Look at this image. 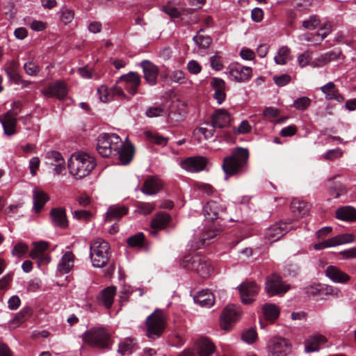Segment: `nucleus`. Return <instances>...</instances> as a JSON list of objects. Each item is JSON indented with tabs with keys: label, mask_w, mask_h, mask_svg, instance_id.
<instances>
[{
	"label": "nucleus",
	"mask_w": 356,
	"mask_h": 356,
	"mask_svg": "<svg viewBox=\"0 0 356 356\" xmlns=\"http://www.w3.org/2000/svg\"><path fill=\"white\" fill-rule=\"evenodd\" d=\"M289 289L282 277L277 274H272L266 277L265 290L268 296H274L285 293Z\"/></svg>",
	"instance_id": "9d476101"
},
{
	"label": "nucleus",
	"mask_w": 356,
	"mask_h": 356,
	"mask_svg": "<svg viewBox=\"0 0 356 356\" xmlns=\"http://www.w3.org/2000/svg\"><path fill=\"white\" fill-rule=\"evenodd\" d=\"M41 92L46 97H56L58 99H63L67 95V89L65 83L56 81L49 84L41 90Z\"/></svg>",
	"instance_id": "dca6fc26"
},
{
	"label": "nucleus",
	"mask_w": 356,
	"mask_h": 356,
	"mask_svg": "<svg viewBox=\"0 0 356 356\" xmlns=\"http://www.w3.org/2000/svg\"><path fill=\"white\" fill-rule=\"evenodd\" d=\"M222 211V207L218 202L209 201L203 208V214L205 218L213 221L219 218V214Z\"/></svg>",
	"instance_id": "393cba45"
},
{
	"label": "nucleus",
	"mask_w": 356,
	"mask_h": 356,
	"mask_svg": "<svg viewBox=\"0 0 356 356\" xmlns=\"http://www.w3.org/2000/svg\"><path fill=\"white\" fill-rule=\"evenodd\" d=\"M309 205L300 200L293 199L291 203V209L295 216L301 217L309 211Z\"/></svg>",
	"instance_id": "4c0bfd02"
},
{
	"label": "nucleus",
	"mask_w": 356,
	"mask_h": 356,
	"mask_svg": "<svg viewBox=\"0 0 356 356\" xmlns=\"http://www.w3.org/2000/svg\"><path fill=\"white\" fill-rule=\"evenodd\" d=\"M195 346L200 356H210L215 350L213 343L205 337L198 339L195 343Z\"/></svg>",
	"instance_id": "b1692460"
},
{
	"label": "nucleus",
	"mask_w": 356,
	"mask_h": 356,
	"mask_svg": "<svg viewBox=\"0 0 356 356\" xmlns=\"http://www.w3.org/2000/svg\"><path fill=\"white\" fill-rule=\"evenodd\" d=\"M164 113V106L162 105L153 106L149 107L145 114L148 118H155L163 115Z\"/></svg>",
	"instance_id": "3c124183"
},
{
	"label": "nucleus",
	"mask_w": 356,
	"mask_h": 356,
	"mask_svg": "<svg viewBox=\"0 0 356 356\" xmlns=\"http://www.w3.org/2000/svg\"><path fill=\"white\" fill-rule=\"evenodd\" d=\"M74 254L72 252H66L62 257L58 270L61 273H67L74 266Z\"/></svg>",
	"instance_id": "58836bf2"
},
{
	"label": "nucleus",
	"mask_w": 356,
	"mask_h": 356,
	"mask_svg": "<svg viewBox=\"0 0 356 356\" xmlns=\"http://www.w3.org/2000/svg\"><path fill=\"white\" fill-rule=\"evenodd\" d=\"M207 163L203 156L190 157L182 162V168L189 172H195L202 170Z\"/></svg>",
	"instance_id": "4be33fe9"
},
{
	"label": "nucleus",
	"mask_w": 356,
	"mask_h": 356,
	"mask_svg": "<svg viewBox=\"0 0 356 356\" xmlns=\"http://www.w3.org/2000/svg\"><path fill=\"white\" fill-rule=\"evenodd\" d=\"M241 309L239 307L231 305L227 306L222 314L220 326L222 329L228 330L240 318Z\"/></svg>",
	"instance_id": "ddd939ff"
},
{
	"label": "nucleus",
	"mask_w": 356,
	"mask_h": 356,
	"mask_svg": "<svg viewBox=\"0 0 356 356\" xmlns=\"http://www.w3.org/2000/svg\"><path fill=\"white\" fill-rule=\"evenodd\" d=\"M31 314V309L29 307L22 309L15 316V321L21 323L26 321Z\"/></svg>",
	"instance_id": "052dcab7"
},
{
	"label": "nucleus",
	"mask_w": 356,
	"mask_h": 356,
	"mask_svg": "<svg viewBox=\"0 0 356 356\" xmlns=\"http://www.w3.org/2000/svg\"><path fill=\"white\" fill-rule=\"evenodd\" d=\"M341 54L340 49H334L320 56L313 63L314 67H322L331 61L337 60Z\"/></svg>",
	"instance_id": "bb28decb"
},
{
	"label": "nucleus",
	"mask_w": 356,
	"mask_h": 356,
	"mask_svg": "<svg viewBox=\"0 0 356 356\" xmlns=\"http://www.w3.org/2000/svg\"><path fill=\"white\" fill-rule=\"evenodd\" d=\"M230 122V115L228 112L224 109L217 110L211 115V126L213 129H223L229 125Z\"/></svg>",
	"instance_id": "5701e85b"
},
{
	"label": "nucleus",
	"mask_w": 356,
	"mask_h": 356,
	"mask_svg": "<svg viewBox=\"0 0 356 356\" xmlns=\"http://www.w3.org/2000/svg\"><path fill=\"white\" fill-rule=\"evenodd\" d=\"M72 214L76 220L83 222L89 221L92 217V213L87 210H74Z\"/></svg>",
	"instance_id": "de8ad7c7"
},
{
	"label": "nucleus",
	"mask_w": 356,
	"mask_h": 356,
	"mask_svg": "<svg viewBox=\"0 0 356 356\" xmlns=\"http://www.w3.org/2000/svg\"><path fill=\"white\" fill-rule=\"evenodd\" d=\"M146 137L149 139L152 142L157 144L159 145H165L168 143V138H165L162 136H160L157 134H152L150 131H147L145 133Z\"/></svg>",
	"instance_id": "8fccbe9b"
},
{
	"label": "nucleus",
	"mask_w": 356,
	"mask_h": 356,
	"mask_svg": "<svg viewBox=\"0 0 356 356\" xmlns=\"http://www.w3.org/2000/svg\"><path fill=\"white\" fill-rule=\"evenodd\" d=\"M302 26L305 29L314 30L320 27L321 26V22L317 15H312L307 19H305L302 22Z\"/></svg>",
	"instance_id": "c03bdc74"
},
{
	"label": "nucleus",
	"mask_w": 356,
	"mask_h": 356,
	"mask_svg": "<svg viewBox=\"0 0 356 356\" xmlns=\"http://www.w3.org/2000/svg\"><path fill=\"white\" fill-rule=\"evenodd\" d=\"M196 303L202 307H210L214 303V295L208 289L200 291L194 298Z\"/></svg>",
	"instance_id": "7c9ffc66"
},
{
	"label": "nucleus",
	"mask_w": 356,
	"mask_h": 356,
	"mask_svg": "<svg viewBox=\"0 0 356 356\" xmlns=\"http://www.w3.org/2000/svg\"><path fill=\"white\" fill-rule=\"evenodd\" d=\"M17 63L15 60H11L8 63V65L6 68V72L7 75L15 83H19L20 81V76L17 72Z\"/></svg>",
	"instance_id": "37998d69"
},
{
	"label": "nucleus",
	"mask_w": 356,
	"mask_h": 356,
	"mask_svg": "<svg viewBox=\"0 0 356 356\" xmlns=\"http://www.w3.org/2000/svg\"><path fill=\"white\" fill-rule=\"evenodd\" d=\"M325 275L332 281L337 283H346L350 279V277L348 274L334 266H329L327 267L325 270Z\"/></svg>",
	"instance_id": "a878e982"
},
{
	"label": "nucleus",
	"mask_w": 356,
	"mask_h": 356,
	"mask_svg": "<svg viewBox=\"0 0 356 356\" xmlns=\"http://www.w3.org/2000/svg\"><path fill=\"white\" fill-rule=\"evenodd\" d=\"M119 83L123 84L124 89L131 95H134L140 84V76L134 72H130L127 74H124L120 77Z\"/></svg>",
	"instance_id": "2eb2a0df"
},
{
	"label": "nucleus",
	"mask_w": 356,
	"mask_h": 356,
	"mask_svg": "<svg viewBox=\"0 0 356 356\" xmlns=\"http://www.w3.org/2000/svg\"><path fill=\"white\" fill-rule=\"evenodd\" d=\"M292 345L287 339L274 337L267 343L268 356H287L291 351Z\"/></svg>",
	"instance_id": "6e6552de"
},
{
	"label": "nucleus",
	"mask_w": 356,
	"mask_h": 356,
	"mask_svg": "<svg viewBox=\"0 0 356 356\" xmlns=\"http://www.w3.org/2000/svg\"><path fill=\"white\" fill-rule=\"evenodd\" d=\"M33 249L29 252V257L33 259H36L40 254H44V252L48 248V243L44 241L34 242L33 243Z\"/></svg>",
	"instance_id": "79ce46f5"
},
{
	"label": "nucleus",
	"mask_w": 356,
	"mask_h": 356,
	"mask_svg": "<svg viewBox=\"0 0 356 356\" xmlns=\"http://www.w3.org/2000/svg\"><path fill=\"white\" fill-rule=\"evenodd\" d=\"M262 309L265 317L268 320L273 321L277 318L280 314L278 307L274 304H265Z\"/></svg>",
	"instance_id": "a19ab883"
},
{
	"label": "nucleus",
	"mask_w": 356,
	"mask_h": 356,
	"mask_svg": "<svg viewBox=\"0 0 356 356\" xmlns=\"http://www.w3.org/2000/svg\"><path fill=\"white\" fill-rule=\"evenodd\" d=\"M227 74L230 80L235 82L248 81L252 75V68L238 63H233L227 68Z\"/></svg>",
	"instance_id": "f8f14e48"
},
{
	"label": "nucleus",
	"mask_w": 356,
	"mask_h": 356,
	"mask_svg": "<svg viewBox=\"0 0 356 356\" xmlns=\"http://www.w3.org/2000/svg\"><path fill=\"white\" fill-rule=\"evenodd\" d=\"M90 257L95 267L103 268L107 264L110 257V246L106 241L98 238L90 244Z\"/></svg>",
	"instance_id": "423d86ee"
},
{
	"label": "nucleus",
	"mask_w": 356,
	"mask_h": 356,
	"mask_svg": "<svg viewBox=\"0 0 356 356\" xmlns=\"http://www.w3.org/2000/svg\"><path fill=\"white\" fill-rule=\"evenodd\" d=\"M99 97L102 102H107L111 99V97L106 86H101L97 89Z\"/></svg>",
	"instance_id": "bf43d9fd"
},
{
	"label": "nucleus",
	"mask_w": 356,
	"mask_h": 356,
	"mask_svg": "<svg viewBox=\"0 0 356 356\" xmlns=\"http://www.w3.org/2000/svg\"><path fill=\"white\" fill-rule=\"evenodd\" d=\"M33 207L38 213L43 208L45 203L49 200L48 195L42 190H33Z\"/></svg>",
	"instance_id": "e433bc0d"
},
{
	"label": "nucleus",
	"mask_w": 356,
	"mask_h": 356,
	"mask_svg": "<svg viewBox=\"0 0 356 356\" xmlns=\"http://www.w3.org/2000/svg\"><path fill=\"white\" fill-rule=\"evenodd\" d=\"M26 74L30 76H36L40 72V67L33 61H29L24 65Z\"/></svg>",
	"instance_id": "5fc2aeb1"
},
{
	"label": "nucleus",
	"mask_w": 356,
	"mask_h": 356,
	"mask_svg": "<svg viewBox=\"0 0 356 356\" xmlns=\"http://www.w3.org/2000/svg\"><path fill=\"white\" fill-rule=\"evenodd\" d=\"M110 334L104 327H92L84 332L83 341L91 347L108 348L110 346Z\"/></svg>",
	"instance_id": "39448f33"
},
{
	"label": "nucleus",
	"mask_w": 356,
	"mask_h": 356,
	"mask_svg": "<svg viewBox=\"0 0 356 356\" xmlns=\"http://www.w3.org/2000/svg\"><path fill=\"white\" fill-rule=\"evenodd\" d=\"M289 231L286 222H279L271 225L265 233V238L270 242H275L282 238Z\"/></svg>",
	"instance_id": "f3484780"
},
{
	"label": "nucleus",
	"mask_w": 356,
	"mask_h": 356,
	"mask_svg": "<svg viewBox=\"0 0 356 356\" xmlns=\"http://www.w3.org/2000/svg\"><path fill=\"white\" fill-rule=\"evenodd\" d=\"M181 266L188 270L196 272L203 278L208 277L213 270L206 257L197 254L184 256L181 261Z\"/></svg>",
	"instance_id": "7ed1b4c3"
},
{
	"label": "nucleus",
	"mask_w": 356,
	"mask_h": 356,
	"mask_svg": "<svg viewBox=\"0 0 356 356\" xmlns=\"http://www.w3.org/2000/svg\"><path fill=\"white\" fill-rule=\"evenodd\" d=\"M336 217L344 221L356 220V209L350 206L339 208L336 211Z\"/></svg>",
	"instance_id": "f704fd0d"
},
{
	"label": "nucleus",
	"mask_w": 356,
	"mask_h": 356,
	"mask_svg": "<svg viewBox=\"0 0 356 356\" xmlns=\"http://www.w3.org/2000/svg\"><path fill=\"white\" fill-rule=\"evenodd\" d=\"M136 211L143 215L151 213L156 208L154 202H138L136 204Z\"/></svg>",
	"instance_id": "a18cd8bd"
},
{
	"label": "nucleus",
	"mask_w": 356,
	"mask_h": 356,
	"mask_svg": "<svg viewBox=\"0 0 356 356\" xmlns=\"http://www.w3.org/2000/svg\"><path fill=\"white\" fill-rule=\"evenodd\" d=\"M241 300L244 305H250L255 301L259 287L253 281H245L238 286Z\"/></svg>",
	"instance_id": "9b49d317"
},
{
	"label": "nucleus",
	"mask_w": 356,
	"mask_h": 356,
	"mask_svg": "<svg viewBox=\"0 0 356 356\" xmlns=\"http://www.w3.org/2000/svg\"><path fill=\"white\" fill-rule=\"evenodd\" d=\"M29 251V246L24 242H17L13 250L12 254L15 257H21Z\"/></svg>",
	"instance_id": "09e8293b"
},
{
	"label": "nucleus",
	"mask_w": 356,
	"mask_h": 356,
	"mask_svg": "<svg viewBox=\"0 0 356 356\" xmlns=\"http://www.w3.org/2000/svg\"><path fill=\"white\" fill-rule=\"evenodd\" d=\"M52 222L54 225L65 229L68 226L65 210L62 208H54L50 211Z\"/></svg>",
	"instance_id": "cd10ccee"
},
{
	"label": "nucleus",
	"mask_w": 356,
	"mask_h": 356,
	"mask_svg": "<svg viewBox=\"0 0 356 356\" xmlns=\"http://www.w3.org/2000/svg\"><path fill=\"white\" fill-rule=\"evenodd\" d=\"M343 154V152L340 148L330 149L323 155V159L327 161H334L341 157Z\"/></svg>",
	"instance_id": "6e6d98bb"
},
{
	"label": "nucleus",
	"mask_w": 356,
	"mask_h": 356,
	"mask_svg": "<svg viewBox=\"0 0 356 356\" xmlns=\"http://www.w3.org/2000/svg\"><path fill=\"white\" fill-rule=\"evenodd\" d=\"M162 187V181L159 177L150 176L145 180L141 191L145 195H152L158 193Z\"/></svg>",
	"instance_id": "aec40b11"
},
{
	"label": "nucleus",
	"mask_w": 356,
	"mask_h": 356,
	"mask_svg": "<svg viewBox=\"0 0 356 356\" xmlns=\"http://www.w3.org/2000/svg\"><path fill=\"white\" fill-rule=\"evenodd\" d=\"M134 154V147L131 143L123 145L119 149V152H115V154H119V159L121 163L124 165L128 164L132 160Z\"/></svg>",
	"instance_id": "c9c22d12"
},
{
	"label": "nucleus",
	"mask_w": 356,
	"mask_h": 356,
	"mask_svg": "<svg viewBox=\"0 0 356 356\" xmlns=\"http://www.w3.org/2000/svg\"><path fill=\"white\" fill-rule=\"evenodd\" d=\"M321 92L325 94L327 100L335 99L339 102L344 100L343 95L339 93L333 82H329L321 88Z\"/></svg>",
	"instance_id": "c756f323"
},
{
	"label": "nucleus",
	"mask_w": 356,
	"mask_h": 356,
	"mask_svg": "<svg viewBox=\"0 0 356 356\" xmlns=\"http://www.w3.org/2000/svg\"><path fill=\"white\" fill-rule=\"evenodd\" d=\"M140 66L143 68L145 81L150 86L155 85L159 72L158 67L147 60L142 61Z\"/></svg>",
	"instance_id": "a211bd4d"
},
{
	"label": "nucleus",
	"mask_w": 356,
	"mask_h": 356,
	"mask_svg": "<svg viewBox=\"0 0 356 356\" xmlns=\"http://www.w3.org/2000/svg\"><path fill=\"white\" fill-rule=\"evenodd\" d=\"M290 53L291 51L289 47L286 46L282 47L279 49L277 54L274 58L275 62L277 65H285L291 59Z\"/></svg>",
	"instance_id": "ea45409f"
},
{
	"label": "nucleus",
	"mask_w": 356,
	"mask_h": 356,
	"mask_svg": "<svg viewBox=\"0 0 356 356\" xmlns=\"http://www.w3.org/2000/svg\"><path fill=\"white\" fill-rule=\"evenodd\" d=\"M116 293V288L115 286H108L103 289L99 296V302L107 309L110 308L113 302V298Z\"/></svg>",
	"instance_id": "72a5a7b5"
},
{
	"label": "nucleus",
	"mask_w": 356,
	"mask_h": 356,
	"mask_svg": "<svg viewBox=\"0 0 356 356\" xmlns=\"http://www.w3.org/2000/svg\"><path fill=\"white\" fill-rule=\"evenodd\" d=\"M219 234V230L208 229L202 233L197 242L194 241L192 248L194 249H200L203 246L208 245L211 243V240L215 238Z\"/></svg>",
	"instance_id": "2f4dec72"
},
{
	"label": "nucleus",
	"mask_w": 356,
	"mask_h": 356,
	"mask_svg": "<svg viewBox=\"0 0 356 356\" xmlns=\"http://www.w3.org/2000/svg\"><path fill=\"white\" fill-rule=\"evenodd\" d=\"M257 338V334L256 331L252 329H248L242 334V339L243 341L248 343H252L256 341Z\"/></svg>",
	"instance_id": "13d9d810"
},
{
	"label": "nucleus",
	"mask_w": 356,
	"mask_h": 356,
	"mask_svg": "<svg viewBox=\"0 0 356 356\" xmlns=\"http://www.w3.org/2000/svg\"><path fill=\"white\" fill-rule=\"evenodd\" d=\"M144 238L145 236L143 233H138L129 237L127 239V243L131 247H140L143 245Z\"/></svg>",
	"instance_id": "603ef678"
},
{
	"label": "nucleus",
	"mask_w": 356,
	"mask_h": 356,
	"mask_svg": "<svg viewBox=\"0 0 356 356\" xmlns=\"http://www.w3.org/2000/svg\"><path fill=\"white\" fill-rule=\"evenodd\" d=\"M161 10L172 18H177L180 15L177 8L170 5L163 6Z\"/></svg>",
	"instance_id": "0e129e2a"
},
{
	"label": "nucleus",
	"mask_w": 356,
	"mask_h": 356,
	"mask_svg": "<svg viewBox=\"0 0 356 356\" xmlns=\"http://www.w3.org/2000/svg\"><path fill=\"white\" fill-rule=\"evenodd\" d=\"M355 239L354 235L348 233L339 234L332 238L325 240L314 245V248L316 250H323L327 248L334 247L348 243L353 242Z\"/></svg>",
	"instance_id": "4468645a"
},
{
	"label": "nucleus",
	"mask_w": 356,
	"mask_h": 356,
	"mask_svg": "<svg viewBox=\"0 0 356 356\" xmlns=\"http://www.w3.org/2000/svg\"><path fill=\"white\" fill-rule=\"evenodd\" d=\"M249 152L246 148L236 147L230 155L223 159L222 168L226 175L225 179L234 175L245 173L248 168Z\"/></svg>",
	"instance_id": "f257e3e1"
},
{
	"label": "nucleus",
	"mask_w": 356,
	"mask_h": 356,
	"mask_svg": "<svg viewBox=\"0 0 356 356\" xmlns=\"http://www.w3.org/2000/svg\"><path fill=\"white\" fill-rule=\"evenodd\" d=\"M166 315L163 310L156 309L147 318V335L149 338L159 337L165 329Z\"/></svg>",
	"instance_id": "0eeeda50"
},
{
	"label": "nucleus",
	"mask_w": 356,
	"mask_h": 356,
	"mask_svg": "<svg viewBox=\"0 0 356 356\" xmlns=\"http://www.w3.org/2000/svg\"><path fill=\"white\" fill-rule=\"evenodd\" d=\"M202 32L203 29H201L193 38L200 52H204L207 50L212 42V38L202 34Z\"/></svg>",
	"instance_id": "473e14b6"
},
{
	"label": "nucleus",
	"mask_w": 356,
	"mask_h": 356,
	"mask_svg": "<svg viewBox=\"0 0 356 356\" xmlns=\"http://www.w3.org/2000/svg\"><path fill=\"white\" fill-rule=\"evenodd\" d=\"M346 187L343 184L341 183H334V186L331 188L330 193L335 198H338L341 195L346 194Z\"/></svg>",
	"instance_id": "4d7b16f0"
},
{
	"label": "nucleus",
	"mask_w": 356,
	"mask_h": 356,
	"mask_svg": "<svg viewBox=\"0 0 356 356\" xmlns=\"http://www.w3.org/2000/svg\"><path fill=\"white\" fill-rule=\"evenodd\" d=\"M251 130V126L247 120H243L241 122L237 129L234 128V131L235 134H247Z\"/></svg>",
	"instance_id": "338daca9"
},
{
	"label": "nucleus",
	"mask_w": 356,
	"mask_h": 356,
	"mask_svg": "<svg viewBox=\"0 0 356 356\" xmlns=\"http://www.w3.org/2000/svg\"><path fill=\"white\" fill-rule=\"evenodd\" d=\"M171 216L166 212H159L151 221V227L152 230L150 231L152 235L156 236L158 229H165L171 221Z\"/></svg>",
	"instance_id": "6ab92c4d"
},
{
	"label": "nucleus",
	"mask_w": 356,
	"mask_h": 356,
	"mask_svg": "<svg viewBox=\"0 0 356 356\" xmlns=\"http://www.w3.org/2000/svg\"><path fill=\"white\" fill-rule=\"evenodd\" d=\"M134 345V343L132 339H126L119 344L118 353L122 355L130 354L132 353Z\"/></svg>",
	"instance_id": "49530a36"
},
{
	"label": "nucleus",
	"mask_w": 356,
	"mask_h": 356,
	"mask_svg": "<svg viewBox=\"0 0 356 356\" xmlns=\"http://www.w3.org/2000/svg\"><path fill=\"white\" fill-rule=\"evenodd\" d=\"M187 70L191 74H198L202 70V66L197 61L191 60L187 64Z\"/></svg>",
	"instance_id": "680f3d73"
},
{
	"label": "nucleus",
	"mask_w": 356,
	"mask_h": 356,
	"mask_svg": "<svg viewBox=\"0 0 356 356\" xmlns=\"http://www.w3.org/2000/svg\"><path fill=\"white\" fill-rule=\"evenodd\" d=\"M210 62L211 67L216 71L221 70L223 67L221 58L218 55L211 56L210 58Z\"/></svg>",
	"instance_id": "774afa93"
},
{
	"label": "nucleus",
	"mask_w": 356,
	"mask_h": 356,
	"mask_svg": "<svg viewBox=\"0 0 356 356\" xmlns=\"http://www.w3.org/2000/svg\"><path fill=\"white\" fill-rule=\"evenodd\" d=\"M312 59L311 54L309 51H306L300 54L298 58V62L300 67L307 65Z\"/></svg>",
	"instance_id": "69168bd1"
},
{
	"label": "nucleus",
	"mask_w": 356,
	"mask_h": 356,
	"mask_svg": "<svg viewBox=\"0 0 356 356\" xmlns=\"http://www.w3.org/2000/svg\"><path fill=\"white\" fill-rule=\"evenodd\" d=\"M327 341V338L323 334L311 335L305 341V352L307 353L317 352L320 350L321 346Z\"/></svg>",
	"instance_id": "412c9836"
},
{
	"label": "nucleus",
	"mask_w": 356,
	"mask_h": 356,
	"mask_svg": "<svg viewBox=\"0 0 356 356\" xmlns=\"http://www.w3.org/2000/svg\"><path fill=\"white\" fill-rule=\"evenodd\" d=\"M18 108H20V104L15 102L13 108L0 117V122L3 126L4 134L7 136H13L16 134L17 116L19 114L17 109Z\"/></svg>",
	"instance_id": "1a4fd4ad"
},
{
	"label": "nucleus",
	"mask_w": 356,
	"mask_h": 356,
	"mask_svg": "<svg viewBox=\"0 0 356 356\" xmlns=\"http://www.w3.org/2000/svg\"><path fill=\"white\" fill-rule=\"evenodd\" d=\"M96 165L95 157L86 152L74 153L68 161L70 173L76 179L90 175Z\"/></svg>",
	"instance_id": "f03ea898"
},
{
	"label": "nucleus",
	"mask_w": 356,
	"mask_h": 356,
	"mask_svg": "<svg viewBox=\"0 0 356 356\" xmlns=\"http://www.w3.org/2000/svg\"><path fill=\"white\" fill-rule=\"evenodd\" d=\"M128 210V207L124 205H112L106 212L105 220L108 222L119 220L127 213Z\"/></svg>",
	"instance_id": "c85d7f7f"
},
{
	"label": "nucleus",
	"mask_w": 356,
	"mask_h": 356,
	"mask_svg": "<svg viewBox=\"0 0 356 356\" xmlns=\"http://www.w3.org/2000/svg\"><path fill=\"white\" fill-rule=\"evenodd\" d=\"M311 104V99L307 97H301L296 99L293 102L294 107L298 110H305Z\"/></svg>",
	"instance_id": "864d4df0"
},
{
	"label": "nucleus",
	"mask_w": 356,
	"mask_h": 356,
	"mask_svg": "<svg viewBox=\"0 0 356 356\" xmlns=\"http://www.w3.org/2000/svg\"><path fill=\"white\" fill-rule=\"evenodd\" d=\"M215 129L208 130L205 127H197L193 131V135L196 136L198 134H201L204 136L205 139H209L213 136Z\"/></svg>",
	"instance_id": "e2e57ef3"
},
{
	"label": "nucleus",
	"mask_w": 356,
	"mask_h": 356,
	"mask_svg": "<svg viewBox=\"0 0 356 356\" xmlns=\"http://www.w3.org/2000/svg\"><path fill=\"white\" fill-rule=\"evenodd\" d=\"M122 146L121 138L115 134H102L97 140V151L103 157H108L115 152Z\"/></svg>",
	"instance_id": "20e7f679"
}]
</instances>
